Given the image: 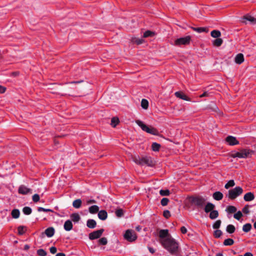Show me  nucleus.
<instances>
[{"label": "nucleus", "mask_w": 256, "mask_h": 256, "mask_svg": "<svg viewBox=\"0 0 256 256\" xmlns=\"http://www.w3.org/2000/svg\"><path fill=\"white\" fill-rule=\"evenodd\" d=\"M158 242L170 254L177 256L180 252V246L176 241L169 233L168 230H160L158 234Z\"/></svg>", "instance_id": "1"}, {"label": "nucleus", "mask_w": 256, "mask_h": 256, "mask_svg": "<svg viewBox=\"0 0 256 256\" xmlns=\"http://www.w3.org/2000/svg\"><path fill=\"white\" fill-rule=\"evenodd\" d=\"M253 151L248 149H242L238 152H234L231 154V156L234 158H246L250 157L253 154Z\"/></svg>", "instance_id": "2"}, {"label": "nucleus", "mask_w": 256, "mask_h": 256, "mask_svg": "<svg viewBox=\"0 0 256 256\" xmlns=\"http://www.w3.org/2000/svg\"><path fill=\"white\" fill-rule=\"evenodd\" d=\"M136 123L142 128V130L147 133L153 134L158 135V130L152 126H148L140 120H136Z\"/></svg>", "instance_id": "3"}, {"label": "nucleus", "mask_w": 256, "mask_h": 256, "mask_svg": "<svg viewBox=\"0 0 256 256\" xmlns=\"http://www.w3.org/2000/svg\"><path fill=\"white\" fill-rule=\"evenodd\" d=\"M243 192L242 188L240 186H236L228 190V196L230 200H234Z\"/></svg>", "instance_id": "4"}, {"label": "nucleus", "mask_w": 256, "mask_h": 256, "mask_svg": "<svg viewBox=\"0 0 256 256\" xmlns=\"http://www.w3.org/2000/svg\"><path fill=\"white\" fill-rule=\"evenodd\" d=\"M125 240L130 242L135 241L137 239V235L135 232L132 230H128L124 234Z\"/></svg>", "instance_id": "5"}, {"label": "nucleus", "mask_w": 256, "mask_h": 256, "mask_svg": "<svg viewBox=\"0 0 256 256\" xmlns=\"http://www.w3.org/2000/svg\"><path fill=\"white\" fill-rule=\"evenodd\" d=\"M190 40L191 37L189 36L180 38L175 40L172 44L176 46L188 45L190 43Z\"/></svg>", "instance_id": "6"}, {"label": "nucleus", "mask_w": 256, "mask_h": 256, "mask_svg": "<svg viewBox=\"0 0 256 256\" xmlns=\"http://www.w3.org/2000/svg\"><path fill=\"white\" fill-rule=\"evenodd\" d=\"M206 199L202 196H198L194 198L192 200V202L196 205L202 207L206 202Z\"/></svg>", "instance_id": "7"}, {"label": "nucleus", "mask_w": 256, "mask_h": 256, "mask_svg": "<svg viewBox=\"0 0 256 256\" xmlns=\"http://www.w3.org/2000/svg\"><path fill=\"white\" fill-rule=\"evenodd\" d=\"M104 231V229H100L90 233L88 236L89 238L91 240H93L100 238L102 235Z\"/></svg>", "instance_id": "8"}, {"label": "nucleus", "mask_w": 256, "mask_h": 256, "mask_svg": "<svg viewBox=\"0 0 256 256\" xmlns=\"http://www.w3.org/2000/svg\"><path fill=\"white\" fill-rule=\"evenodd\" d=\"M153 162L150 157L144 156L142 158L140 165L152 166Z\"/></svg>", "instance_id": "9"}, {"label": "nucleus", "mask_w": 256, "mask_h": 256, "mask_svg": "<svg viewBox=\"0 0 256 256\" xmlns=\"http://www.w3.org/2000/svg\"><path fill=\"white\" fill-rule=\"evenodd\" d=\"M226 141L228 144L234 146L238 144V141L232 136H228L226 138Z\"/></svg>", "instance_id": "10"}, {"label": "nucleus", "mask_w": 256, "mask_h": 256, "mask_svg": "<svg viewBox=\"0 0 256 256\" xmlns=\"http://www.w3.org/2000/svg\"><path fill=\"white\" fill-rule=\"evenodd\" d=\"M18 192L20 194H26L31 192V190L25 186L22 185L18 188Z\"/></svg>", "instance_id": "11"}, {"label": "nucleus", "mask_w": 256, "mask_h": 256, "mask_svg": "<svg viewBox=\"0 0 256 256\" xmlns=\"http://www.w3.org/2000/svg\"><path fill=\"white\" fill-rule=\"evenodd\" d=\"M244 54L240 53L236 55L234 58V62L236 64H240L244 62Z\"/></svg>", "instance_id": "12"}, {"label": "nucleus", "mask_w": 256, "mask_h": 256, "mask_svg": "<svg viewBox=\"0 0 256 256\" xmlns=\"http://www.w3.org/2000/svg\"><path fill=\"white\" fill-rule=\"evenodd\" d=\"M73 224L72 220H68L65 222L64 228L66 231H70L72 229Z\"/></svg>", "instance_id": "13"}, {"label": "nucleus", "mask_w": 256, "mask_h": 256, "mask_svg": "<svg viewBox=\"0 0 256 256\" xmlns=\"http://www.w3.org/2000/svg\"><path fill=\"white\" fill-rule=\"evenodd\" d=\"M72 221L74 223L78 222L80 220V216L78 213H73L70 215Z\"/></svg>", "instance_id": "14"}, {"label": "nucleus", "mask_w": 256, "mask_h": 256, "mask_svg": "<svg viewBox=\"0 0 256 256\" xmlns=\"http://www.w3.org/2000/svg\"><path fill=\"white\" fill-rule=\"evenodd\" d=\"M98 217L101 220H106L108 217L107 212L104 210L99 211L98 213Z\"/></svg>", "instance_id": "15"}, {"label": "nucleus", "mask_w": 256, "mask_h": 256, "mask_svg": "<svg viewBox=\"0 0 256 256\" xmlns=\"http://www.w3.org/2000/svg\"><path fill=\"white\" fill-rule=\"evenodd\" d=\"M254 194L251 192L246 193V194H244V200L246 202L252 201L253 200H254Z\"/></svg>", "instance_id": "16"}, {"label": "nucleus", "mask_w": 256, "mask_h": 256, "mask_svg": "<svg viewBox=\"0 0 256 256\" xmlns=\"http://www.w3.org/2000/svg\"><path fill=\"white\" fill-rule=\"evenodd\" d=\"M175 96L177 98H178L183 100H186V101L190 100V98H188L186 95H185L183 93H182L181 92H176Z\"/></svg>", "instance_id": "17"}, {"label": "nucleus", "mask_w": 256, "mask_h": 256, "mask_svg": "<svg viewBox=\"0 0 256 256\" xmlns=\"http://www.w3.org/2000/svg\"><path fill=\"white\" fill-rule=\"evenodd\" d=\"M244 22L246 23V20L249 21L252 24H254L256 22V18H255L254 17L250 16V15H246L244 17Z\"/></svg>", "instance_id": "18"}, {"label": "nucleus", "mask_w": 256, "mask_h": 256, "mask_svg": "<svg viewBox=\"0 0 256 256\" xmlns=\"http://www.w3.org/2000/svg\"><path fill=\"white\" fill-rule=\"evenodd\" d=\"M215 208V206L210 202H208L206 204L204 208V212L206 213L211 212L212 210H214V208Z\"/></svg>", "instance_id": "19"}, {"label": "nucleus", "mask_w": 256, "mask_h": 256, "mask_svg": "<svg viewBox=\"0 0 256 256\" xmlns=\"http://www.w3.org/2000/svg\"><path fill=\"white\" fill-rule=\"evenodd\" d=\"M45 234L48 237L50 238L54 234V229L52 227L48 228L46 230Z\"/></svg>", "instance_id": "20"}, {"label": "nucleus", "mask_w": 256, "mask_h": 256, "mask_svg": "<svg viewBox=\"0 0 256 256\" xmlns=\"http://www.w3.org/2000/svg\"><path fill=\"white\" fill-rule=\"evenodd\" d=\"M223 194L220 192H216L212 194L213 198L216 200H220L223 198Z\"/></svg>", "instance_id": "21"}, {"label": "nucleus", "mask_w": 256, "mask_h": 256, "mask_svg": "<svg viewBox=\"0 0 256 256\" xmlns=\"http://www.w3.org/2000/svg\"><path fill=\"white\" fill-rule=\"evenodd\" d=\"M96 225V222L92 219L88 220L86 222V226L90 228H94Z\"/></svg>", "instance_id": "22"}, {"label": "nucleus", "mask_w": 256, "mask_h": 256, "mask_svg": "<svg viewBox=\"0 0 256 256\" xmlns=\"http://www.w3.org/2000/svg\"><path fill=\"white\" fill-rule=\"evenodd\" d=\"M88 210L90 214H94L98 212L99 207L98 206L94 205L89 208Z\"/></svg>", "instance_id": "23"}, {"label": "nucleus", "mask_w": 256, "mask_h": 256, "mask_svg": "<svg viewBox=\"0 0 256 256\" xmlns=\"http://www.w3.org/2000/svg\"><path fill=\"white\" fill-rule=\"evenodd\" d=\"M82 202L80 199L74 200L72 202V206L76 208H79L82 206Z\"/></svg>", "instance_id": "24"}, {"label": "nucleus", "mask_w": 256, "mask_h": 256, "mask_svg": "<svg viewBox=\"0 0 256 256\" xmlns=\"http://www.w3.org/2000/svg\"><path fill=\"white\" fill-rule=\"evenodd\" d=\"M223 42V40L220 38H216L212 41V44L215 46H220Z\"/></svg>", "instance_id": "25"}, {"label": "nucleus", "mask_w": 256, "mask_h": 256, "mask_svg": "<svg viewBox=\"0 0 256 256\" xmlns=\"http://www.w3.org/2000/svg\"><path fill=\"white\" fill-rule=\"evenodd\" d=\"M211 36L214 38H218L221 36V32L218 30H214L211 32Z\"/></svg>", "instance_id": "26"}, {"label": "nucleus", "mask_w": 256, "mask_h": 256, "mask_svg": "<svg viewBox=\"0 0 256 256\" xmlns=\"http://www.w3.org/2000/svg\"><path fill=\"white\" fill-rule=\"evenodd\" d=\"M237 209L233 206H229L226 208V211L230 214L234 213L236 212Z\"/></svg>", "instance_id": "27"}, {"label": "nucleus", "mask_w": 256, "mask_h": 256, "mask_svg": "<svg viewBox=\"0 0 256 256\" xmlns=\"http://www.w3.org/2000/svg\"><path fill=\"white\" fill-rule=\"evenodd\" d=\"M236 230L235 227L232 224H228L226 228V230L229 234H232Z\"/></svg>", "instance_id": "28"}, {"label": "nucleus", "mask_w": 256, "mask_h": 256, "mask_svg": "<svg viewBox=\"0 0 256 256\" xmlns=\"http://www.w3.org/2000/svg\"><path fill=\"white\" fill-rule=\"evenodd\" d=\"M218 212L216 210H212L210 214V218L214 220L218 218Z\"/></svg>", "instance_id": "29"}, {"label": "nucleus", "mask_w": 256, "mask_h": 256, "mask_svg": "<svg viewBox=\"0 0 256 256\" xmlns=\"http://www.w3.org/2000/svg\"><path fill=\"white\" fill-rule=\"evenodd\" d=\"M154 35H155V33L154 32L150 31V30H147L144 32L143 37L144 38L153 37Z\"/></svg>", "instance_id": "30"}, {"label": "nucleus", "mask_w": 256, "mask_h": 256, "mask_svg": "<svg viewBox=\"0 0 256 256\" xmlns=\"http://www.w3.org/2000/svg\"><path fill=\"white\" fill-rule=\"evenodd\" d=\"M141 106L144 109L146 110L148 106V101L146 99H142L141 102Z\"/></svg>", "instance_id": "31"}, {"label": "nucleus", "mask_w": 256, "mask_h": 256, "mask_svg": "<svg viewBox=\"0 0 256 256\" xmlns=\"http://www.w3.org/2000/svg\"><path fill=\"white\" fill-rule=\"evenodd\" d=\"M20 211L17 209L14 210L12 212V216L14 218H18L20 216Z\"/></svg>", "instance_id": "32"}, {"label": "nucleus", "mask_w": 256, "mask_h": 256, "mask_svg": "<svg viewBox=\"0 0 256 256\" xmlns=\"http://www.w3.org/2000/svg\"><path fill=\"white\" fill-rule=\"evenodd\" d=\"M193 30L194 31L197 32L199 33H201L202 32H208V30L206 28H194Z\"/></svg>", "instance_id": "33"}, {"label": "nucleus", "mask_w": 256, "mask_h": 256, "mask_svg": "<svg viewBox=\"0 0 256 256\" xmlns=\"http://www.w3.org/2000/svg\"><path fill=\"white\" fill-rule=\"evenodd\" d=\"M235 185V182L234 180H229L224 186V188L226 189H228L230 187H232Z\"/></svg>", "instance_id": "34"}, {"label": "nucleus", "mask_w": 256, "mask_h": 256, "mask_svg": "<svg viewBox=\"0 0 256 256\" xmlns=\"http://www.w3.org/2000/svg\"><path fill=\"white\" fill-rule=\"evenodd\" d=\"M119 120L117 118H113L111 120V125L112 127H116L119 123Z\"/></svg>", "instance_id": "35"}, {"label": "nucleus", "mask_w": 256, "mask_h": 256, "mask_svg": "<svg viewBox=\"0 0 256 256\" xmlns=\"http://www.w3.org/2000/svg\"><path fill=\"white\" fill-rule=\"evenodd\" d=\"M252 228V225L250 224H246L243 226L242 230L244 232H249Z\"/></svg>", "instance_id": "36"}, {"label": "nucleus", "mask_w": 256, "mask_h": 256, "mask_svg": "<svg viewBox=\"0 0 256 256\" xmlns=\"http://www.w3.org/2000/svg\"><path fill=\"white\" fill-rule=\"evenodd\" d=\"M160 144L156 143V142H154L152 143V149L154 152H157L159 150V149L160 148Z\"/></svg>", "instance_id": "37"}, {"label": "nucleus", "mask_w": 256, "mask_h": 256, "mask_svg": "<svg viewBox=\"0 0 256 256\" xmlns=\"http://www.w3.org/2000/svg\"><path fill=\"white\" fill-rule=\"evenodd\" d=\"M234 243V241L232 238H228L224 240V246H231Z\"/></svg>", "instance_id": "38"}, {"label": "nucleus", "mask_w": 256, "mask_h": 256, "mask_svg": "<svg viewBox=\"0 0 256 256\" xmlns=\"http://www.w3.org/2000/svg\"><path fill=\"white\" fill-rule=\"evenodd\" d=\"M32 209L28 206L24 207L22 209L23 212L26 215L30 214L32 213Z\"/></svg>", "instance_id": "39"}, {"label": "nucleus", "mask_w": 256, "mask_h": 256, "mask_svg": "<svg viewBox=\"0 0 256 256\" xmlns=\"http://www.w3.org/2000/svg\"><path fill=\"white\" fill-rule=\"evenodd\" d=\"M98 243L100 244L106 245L108 243V240L106 238H102L98 240Z\"/></svg>", "instance_id": "40"}, {"label": "nucleus", "mask_w": 256, "mask_h": 256, "mask_svg": "<svg viewBox=\"0 0 256 256\" xmlns=\"http://www.w3.org/2000/svg\"><path fill=\"white\" fill-rule=\"evenodd\" d=\"M37 254L40 256H46V252L43 249H39L37 250Z\"/></svg>", "instance_id": "41"}, {"label": "nucleus", "mask_w": 256, "mask_h": 256, "mask_svg": "<svg viewBox=\"0 0 256 256\" xmlns=\"http://www.w3.org/2000/svg\"><path fill=\"white\" fill-rule=\"evenodd\" d=\"M18 234L20 235H22L25 232V228L23 226H20L18 228Z\"/></svg>", "instance_id": "42"}, {"label": "nucleus", "mask_w": 256, "mask_h": 256, "mask_svg": "<svg viewBox=\"0 0 256 256\" xmlns=\"http://www.w3.org/2000/svg\"><path fill=\"white\" fill-rule=\"evenodd\" d=\"M242 216V212L240 211H238L236 214H234V217L236 220H240Z\"/></svg>", "instance_id": "43"}, {"label": "nucleus", "mask_w": 256, "mask_h": 256, "mask_svg": "<svg viewBox=\"0 0 256 256\" xmlns=\"http://www.w3.org/2000/svg\"><path fill=\"white\" fill-rule=\"evenodd\" d=\"M220 224H221V220H218L214 223V224L212 226V227L214 229H217L220 227Z\"/></svg>", "instance_id": "44"}, {"label": "nucleus", "mask_w": 256, "mask_h": 256, "mask_svg": "<svg viewBox=\"0 0 256 256\" xmlns=\"http://www.w3.org/2000/svg\"><path fill=\"white\" fill-rule=\"evenodd\" d=\"M160 194L161 196H168L170 194V191L168 190H162L160 191Z\"/></svg>", "instance_id": "45"}, {"label": "nucleus", "mask_w": 256, "mask_h": 256, "mask_svg": "<svg viewBox=\"0 0 256 256\" xmlns=\"http://www.w3.org/2000/svg\"><path fill=\"white\" fill-rule=\"evenodd\" d=\"M222 231L219 230H216L214 232V236L217 238H220L222 236Z\"/></svg>", "instance_id": "46"}, {"label": "nucleus", "mask_w": 256, "mask_h": 256, "mask_svg": "<svg viewBox=\"0 0 256 256\" xmlns=\"http://www.w3.org/2000/svg\"><path fill=\"white\" fill-rule=\"evenodd\" d=\"M134 161L138 164H140L142 158H140L139 156H134L133 158Z\"/></svg>", "instance_id": "47"}, {"label": "nucleus", "mask_w": 256, "mask_h": 256, "mask_svg": "<svg viewBox=\"0 0 256 256\" xmlns=\"http://www.w3.org/2000/svg\"><path fill=\"white\" fill-rule=\"evenodd\" d=\"M116 214L118 217H119V218L122 216L124 214L122 210V209L117 210L116 211Z\"/></svg>", "instance_id": "48"}, {"label": "nucleus", "mask_w": 256, "mask_h": 256, "mask_svg": "<svg viewBox=\"0 0 256 256\" xmlns=\"http://www.w3.org/2000/svg\"><path fill=\"white\" fill-rule=\"evenodd\" d=\"M169 202V200L167 198H163L161 200V204L163 206H166L168 204V202Z\"/></svg>", "instance_id": "49"}, {"label": "nucleus", "mask_w": 256, "mask_h": 256, "mask_svg": "<svg viewBox=\"0 0 256 256\" xmlns=\"http://www.w3.org/2000/svg\"><path fill=\"white\" fill-rule=\"evenodd\" d=\"M242 211L244 213L248 214L250 212L249 206L248 204L246 205L242 208Z\"/></svg>", "instance_id": "50"}, {"label": "nucleus", "mask_w": 256, "mask_h": 256, "mask_svg": "<svg viewBox=\"0 0 256 256\" xmlns=\"http://www.w3.org/2000/svg\"><path fill=\"white\" fill-rule=\"evenodd\" d=\"M32 200L34 202H38L40 200V196L38 194H34L33 196H32Z\"/></svg>", "instance_id": "51"}, {"label": "nucleus", "mask_w": 256, "mask_h": 256, "mask_svg": "<svg viewBox=\"0 0 256 256\" xmlns=\"http://www.w3.org/2000/svg\"><path fill=\"white\" fill-rule=\"evenodd\" d=\"M38 212H52V210L51 209L49 208H44L42 207H39L38 209Z\"/></svg>", "instance_id": "52"}, {"label": "nucleus", "mask_w": 256, "mask_h": 256, "mask_svg": "<svg viewBox=\"0 0 256 256\" xmlns=\"http://www.w3.org/2000/svg\"><path fill=\"white\" fill-rule=\"evenodd\" d=\"M163 215L166 218H168L170 217V214L168 210H166L164 212Z\"/></svg>", "instance_id": "53"}, {"label": "nucleus", "mask_w": 256, "mask_h": 256, "mask_svg": "<svg viewBox=\"0 0 256 256\" xmlns=\"http://www.w3.org/2000/svg\"><path fill=\"white\" fill-rule=\"evenodd\" d=\"M50 252L52 254H56V252L57 249H56V247L52 246V247L50 248Z\"/></svg>", "instance_id": "54"}, {"label": "nucleus", "mask_w": 256, "mask_h": 256, "mask_svg": "<svg viewBox=\"0 0 256 256\" xmlns=\"http://www.w3.org/2000/svg\"><path fill=\"white\" fill-rule=\"evenodd\" d=\"M181 232L183 234H186L187 232V229L185 226H182L180 228Z\"/></svg>", "instance_id": "55"}, {"label": "nucleus", "mask_w": 256, "mask_h": 256, "mask_svg": "<svg viewBox=\"0 0 256 256\" xmlns=\"http://www.w3.org/2000/svg\"><path fill=\"white\" fill-rule=\"evenodd\" d=\"M6 88L2 86H0V94H3L6 92Z\"/></svg>", "instance_id": "56"}, {"label": "nucleus", "mask_w": 256, "mask_h": 256, "mask_svg": "<svg viewBox=\"0 0 256 256\" xmlns=\"http://www.w3.org/2000/svg\"><path fill=\"white\" fill-rule=\"evenodd\" d=\"M134 42H136L137 44H141L144 42V40L142 39H138L136 40H134Z\"/></svg>", "instance_id": "57"}, {"label": "nucleus", "mask_w": 256, "mask_h": 256, "mask_svg": "<svg viewBox=\"0 0 256 256\" xmlns=\"http://www.w3.org/2000/svg\"><path fill=\"white\" fill-rule=\"evenodd\" d=\"M209 96V94L206 92H204L202 94L200 95V98H202V97H204V96Z\"/></svg>", "instance_id": "58"}, {"label": "nucleus", "mask_w": 256, "mask_h": 256, "mask_svg": "<svg viewBox=\"0 0 256 256\" xmlns=\"http://www.w3.org/2000/svg\"><path fill=\"white\" fill-rule=\"evenodd\" d=\"M148 248L150 253H152V254L154 253L155 250L154 248L149 247Z\"/></svg>", "instance_id": "59"}, {"label": "nucleus", "mask_w": 256, "mask_h": 256, "mask_svg": "<svg viewBox=\"0 0 256 256\" xmlns=\"http://www.w3.org/2000/svg\"><path fill=\"white\" fill-rule=\"evenodd\" d=\"M95 202H96V201L94 200H88L87 201L88 204H93V203H95Z\"/></svg>", "instance_id": "60"}, {"label": "nucleus", "mask_w": 256, "mask_h": 256, "mask_svg": "<svg viewBox=\"0 0 256 256\" xmlns=\"http://www.w3.org/2000/svg\"><path fill=\"white\" fill-rule=\"evenodd\" d=\"M244 256H253V255L251 252H248L245 253Z\"/></svg>", "instance_id": "61"}, {"label": "nucleus", "mask_w": 256, "mask_h": 256, "mask_svg": "<svg viewBox=\"0 0 256 256\" xmlns=\"http://www.w3.org/2000/svg\"><path fill=\"white\" fill-rule=\"evenodd\" d=\"M24 250H27L30 248V246L28 244H26L24 245Z\"/></svg>", "instance_id": "62"}, {"label": "nucleus", "mask_w": 256, "mask_h": 256, "mask_svg": "<svg viewBox=\"0 0 256 256\" xmlns=\"http://www.w3.org/2000/svg\"><path fill=\"white\" fill-rule=\"evenodd\" d=\"M56 256H66V255L64 253H58Z\"/></svg>", "instance_id": "63"}, {"label": "nucleus", "mask_w": 256, "mask_h": 256, "mask_svg": "<svg viewBox=\"0 0 256 256\" xmlns=\"http://www.w3.org/2000/svg\"><path fill=\"white\" fill-rule=\"evenodd\" d=\"M136 228L138 232H140L141 230V227L140 226H136Z\"/></svg>", "instance_id": "64"}]
</instances>
